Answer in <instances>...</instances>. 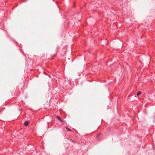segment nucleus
<instances>
[{
    "mask_svg": "<svg viewBox=\"0 0 155 155\" xmlns=\"http://www.w3.org/2000/svg\"><path fill=\"white\" fill-rule=\"evenodd\" d=\"M57 119L60 120L61 122H63V121L60 118V117L58 116H57Z\"/></svg>",
    "mask_w": 155,
    "mask_h": 155,
    "instance_id": "obj_1",
    "label": "nucleus"
},
{
    "mask_svg": "<svg viewBox=\"0 0 155 155\" xmlns=\"http://www.w3.org/2000/svg\"><path fill=\"white\" fill-rule=\"evenodd\" d=\"M24 124L25 126H27L29 124V122L28 121H26L24 122Z\"/></svg>",
    "mask_w": 155,
    "mask_h": 155,
    "instance_id": "obj_2",
    "label": "nucleus"
},
{
    "mask_svg": "<svg viewBox=\"0 0 155 155\" xmlns=\"http://www.w3.org/2000/svg\"><path fill=\"white\" fill-rule=\"evenodd\" d=\"M141 94V92L140 91H138L137 92V95H139Z\"/></svg>",
    "mask_w": 155,
    "mask_h": 155,
    "instance_id": "obj_3",
    "label": "nucleus"
},
{
    "mask_svg": "<svg viewBox=\"0 0 155 155\" xmlns=\"http://www.w3.org/2000/svg\"><path fill=\"white\" fill-rule=\"evenodd\" d=\"M66 129L68 130L69 131H71V130L69 129V128H68V127H66Z\"/></svg>",
    "mask_w": 155,
    "mask_h": 155,
    "instance_id": "obj_4",
    "label": "nucleus"
},
{
    "mask_svg": "<svg viewBox=\"0 0 155 155\" xmlns=\"http://www.w3.org/2000/svg\"><path fill=\"white\" fill-rule=\"evenodd\" d=\"M99 135H100V134H98V135H97V137H98V136Z\"/></svg>",
    "mask_w": 155,
    "mask_h": 155,
    "instance_id": "obj_5",
    "label": "nucleus"
}]
</instances>
